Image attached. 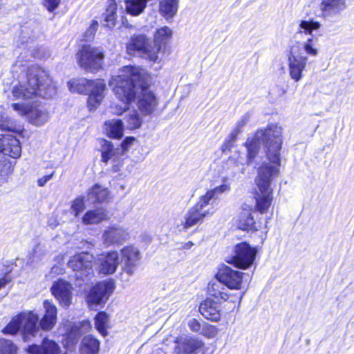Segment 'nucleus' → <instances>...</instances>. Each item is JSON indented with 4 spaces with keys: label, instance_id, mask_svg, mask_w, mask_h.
I'll list each match as a JSON object with an SVG mask.
<instances>
[{
    "label": "nucleus",
    "instance_id": "53",
    "mask_svg": "<svg viewBox=\"0 0 354 354\" xmlns=\"http://www.w3.org/2000/svg\"><path fill=\"white\" fill-rule=\"evenodd\" d=\"M62 270H63V268H62L60 266H54L51 268V273L56 274H59L62 273Z\"/></svg>",
    "mask_w": 354,
    "mask_h": 354
},
{
    "label": "nucleus",
    "instance_id": "28",
    "mask_svg": "<svg viewBox=\"0 0 354 354\" xmlns=\"http://www.w3.org/2000/svg\"><path fill=\"white\" fill-rule=\"evenodd\" d=\"M106 134L111 138H120L123 136L124 125L121 120L112 119L104 123Z\"/></svg>",
    "mask_w": 354,
    "mask_h": 354
},
{
    "label": "nucleus",
    "instance_id": "20",
    "mask_svg": "<svg viewBox=\"0 0 354 354\" xmlns=\"http://www.w3.org/2000/svg\"><path fill=\"white\" fill-rule=\"evenodd\" d=\"M21 153V147L19 140L12 135L0 136V157L7 156L19 158Z\"/></svg>",
    "mask_w": 354,
    "mask_h": 354
},
{
    "label": "nucleus",
    "instance_id": "18",
    "mask_svg": "<svg viewBox=\"0 0 354 354\" xmlns=\"http://www.w3.org/2000/svg\"><path fill=\"white\" fill-rule=\"evenodd\" d=\"M129 238V234L127 230L120 226L109 227L102 235V243L106 247L121 245Z\"/></svg>",
    "mask_w": 354,
    "mask_h": 354
},
{
    "label": "nucleus",
    "instance_id": "22",
    "mask_svg": "<svg viewBox=\"0 0 354 354\" xmlns=\"http://www.w3.org/2000/svg\"><path fill=\"white\" fill-rule=\"evenodd\" d=\"M30 354H62L59 344L54 340L45 337L40 345L32 344L27 348Z\"/></svg>",
    "mask_w": 354,
    "mask_h": 354
},
{
    "label": "nucleus",
    "instance_id": "37",
    "mask_svg": "<svg viewBox=\"0 0 354 354\" xmlns=\"http://www.w3.org/2000/svg\"><path fill=\"white\" fill-rule=\"evenodd\" d=\"M321 24L313 20H301L299 24L298 32L311 35L313 30L319 29Z\"/></svg>",
    "mask_w": 354,
    "mask_h": 354
},
{
    "label": "nucleus",
    "instance_id": "51",
    "mask_svg": "<svg viewBox=\"0 0 354 354\" xmlns=\"http://www.w3.org/2000/svg\"><path fill=\"white\" fill-rule=\"evenodd\" d=\"M53 175H54V172H53L52 174H50L49 175H47V176H43V177L39 178L37 180L38 185L39 187L44 186L46 185V183L53 178Z\"/></svg>",
    "mask_w": 354,
    "mask_h": 354
},
{
    "label": "nucleus",
    "instance_id": "48",
    "mask_svg": "<svg viewBox=\"0 0 354 354\" xmlns=\"http://www.w3.org/2000/svg\"><path fill=\"white\" fill-rule=\"evenodd\" d=\"M134 141H135V138L133 137H127L122 142V144H121L120 147H119V148L122 149L123 155L128 150L129 146H131Z\"/></svg>",
    "mask_w": 354,
    "mask_h": 354
},
{
    "label": "nucleus",
    "instance_id": "7",
    "mask_svg": "<svg viewBox=\"0 0 354 354\" xmlns=\"http://www.w3.org/2000/svg\"><path fill=\"white\" fill-rule=\"evenodd\" d=\"M38 320V315L33 312H22L13 317L2 332L6 335H13L21 329L23 339L26 342L30 340L31 337H35L39 332Z\"/></svg>",
    "mask_w": 354,
    "mask_h": 354
},
{
    "label": "nucleus",
    "instance_id": "17",
    "mask_svg": "<svg viewBox=\"0 0 354 354\" xmlns=\"http://www.w3.org/2000/svg\"><path fill=\"white\" fill-rule=\"evenodd\" d=\"M50 290L60 306L64 308L69 307L73 298V287L70 283L63 279H59L53 283Z\"/></svg>",
    "mask_w": 354,
    "mask_h": 354
},
{
    "label": "nucleus",
    "instance_id": "41",
    "mask_svg": "<svg viewBox=\"0 0 354 354\" xmlns=\"http://www.w3.org/2000/svg\"><path fill=\"white\" fill-rule=\"evenodd\" d=\"M17 347L10 340L0 339V354H17Z\"/></svg>",
    "mask_w": 354,
    "mask_h": 354
},
{
    "label": "nucleus",
    "instance_id": "45",
    "mask_svg": "<svg viewBox=\"0 0 354 354\" xmlns=\"http://www.w3.org/2000/svg\"><path fill=\"white\" fill-rule=\"evenodd\" d=\"M187 326L191 331L194 333H200L203 325H201V322L198 319L192 318L188 320Z\"/></svg>",
    "mask_w": 354,
    "mask_h": 354
},
{
    "label": "nucleus",
    "instance_id": "36",
    "mask_svg": "<svg viewBox=\"0 0 354 354\" xmlns=\"http://www.w3.org/2000/svg\"><path fill=\"white\" fill-rule=\"evenodd\" d=\"M221 181V184L220 185L215 186L213 189L208 190L215 200L220 195L229 192L231 189L230 183L227 176L222 177Z\"/></svg>",
    "mask_w": 354,
    "mask_h": 354
},
{
    "label": "nucleus",
    "instance_id": "33",
    "mask_svg": "<svg viewBox=\"0 0 354 354\" xmlns=\"http://www.w3.org/2000/svg\"><path fill=\"white\" fill-rule=\"evenodd\" d=\"M172 31L167 26L158 29L154 35V44L153 46H160V50L162 49V45L165 44L166 41L171 38ZM162 53L160 50V54Z\"/></svg>",
    "mask_w": 354,
    "mask_h": 354
},
{
    "label": "nucleus",
    "instance_id": "49",
    "mask_svg": "<svg viewBox=\"0 0 354 354\" xmlns=\"http://www.w3.org/2000/svg\"><path fill=\"white\" fill-rule=\"evenodd\" d=\"M77 329L78 330V334H81L82 333L87 331L91 328V324L88 321L84 320L82 322L79 323L77 326H76Z\"/></svg>",
    "mask_w": 354,
    "mask_h": 354
},
{
    "label": "nucleus",
    "instance_id": "9",
    "mask_svg": "<svg viewBox=\"0 0 354 354\" xmlns=\"http://www.w3.org/2000/svg\"><path fill=\"white\" fill-rule=\"evenodd\" d=\"M75 56L79 66L87 72L93 73L102 68L104 53L99 48L83 46Z\"/></svg>",
    "mask_w": 354,
    "mask_h": 354
},
{
    "label": "nucleus",
    "instance_id": "25",
    "mask_svg": "<svg viewBox=\"0 0 354 354\" xmlns=\"http://www.w3.org/2000/svg\"><path fill=\"white\" fill-rule=\"evenodd\" d=\"M253 211V207L247 204H244L243 211L240 214L238 220L237 226L242 230H258L259 227L254 221L251 212Z\"/></svg>",
    "mask_w": 354,
    "mask_h": 354
},
{
    "label": "nucleus",
    "instance_id": "21",
    "mask_svg": "<svg viewBox=\"0 0 354 354\" xmlns=\"http://www.w3.org/2000/svg\"><path fill=\"white\" fill-rule=\"evenodd\" d=\"M221 304L217 299L209 296V297H207L201 303L199 311L205 319L212 322H218L221 319V309L219 306Z\"/></svg>",
    "mask_w": 354,
    "mask_h": 354
},
{
    "label": "nucleus",
    "instance_id": "50",
    "mask_svg": "<svg viewBox=\"0 0 354 354\" xmlns=\"http://www.w3.org/2000/svg\"><path fill=\"white\" fill-rule=\"evenodd\" d=\"M236 140H232L231 138V134L230 135L229 139L226 140L221 146V150L223 153L226 151H228L231 149L233 145V143Z\"/></svg>",
    "mask_w": 354,
    "mask_h": 354
},
{
    "label": "nucleus",
    "instance_id": "31",
    "mask_svg": "<svg viewBox=\"0 0 354 354\" xmlns=\"http://www.w3.org/2000/svg\"><path fill=\"white\" fill-rule=\"evenodd\" d=\"M109 196V192L106 188L98 185L93 186L88 194V200L92 204L105 202Z\"/></svg>",
    "mask_w": 354,
    "mask_h": 354
},
{
    "label": "nucleus",
    "instance_id": "46",
    "mask_svg": "<svg viewBox=\"0 0 354 354\" xmlns=\"http://www.w3.org/2000/svg\"><path fill=\"white\" fill-rule=\"evenodd\" d=\"M60 0H43V4L49 12L54 11L59 5Z\"/></svg>",
    "mask_w": 354,
    "mask_h": 354
},
{
    "label": "nucleus",
    "instance_id": "5",
    "mask_svg": "<svg viewBox=\"0 0 354 354\" xmlns=\"http://www.w3.org/2000/svg\"><path fill=\"white\" fill-rule=\"evenodd\" d=\"M319 51L312 37L289 47L286 51L287 65L290 77L294 82H298L302 79L308 57H317Z\"/></svg>",
    "mask_w": 354,
    "mask_h": 354
},
{
    "label": "nucleus",
    "instance_id": "2",
    "mask_svg": "<svg viewBox=\"0 0 354 354\" xmlns=\"http://www.w3.org/2000/svg\"><path fill=\"white\" fill-rule=\"evenodd\" d=\"M148 74L138 66H126L118 75L112 77L109 84L116 97L122 103L120 110L115 113L121 114L129 109V105L138 94L137 106L145 115L152 114L158 104L156 95L147 86Z\"/></svg>",
    "mask_w": 354,
    "mask_h": 354
},
{
    "label": "nucleus",
    "instance_id": "23",
    "mask_svg": "<svg viewBox=\"0 0 354 354\" xmlns=\"http://www.w3.org/2000/svg\"><path fill=\"white\" fill-rule=\"evenodd\" d=\"M45 314L39 322V326L44 330H50L57 322V310L53 301L45 300L43 303Z\"/></svg>",
    "mask_w": 354,
    "mask_h": 354
},
{
    "label": "nucleus",
    "instance_id": "19",
    "mask_svg": "<svg viewBox=\"0 0 354 354\" xmlns=\"http://www.w3.org/2000/svg\"><path fill=\"white\" fill-rule=\"evenodd\" d=\"M346 8V0H320L319 4L320 16L325 19L339 16Z\"/></svg>",
    "mask_w": 354,
    "mask_h": 354
},
{
    "label": "nucleus",
    "instance_id": "47",
    "mask_svg": "<svg viewBox=\"0 0 354 354\" xmlns=\"http://www.w3.org/2000/svg\"><path fill=\"white\" fill-rule=\"evenodd\" d=\"M97 21L96 20H93L91 24L86 32V37L87 39H91L93 37L97 30Z\"/></svg>",
    "mask_w": 354,
    "mask_h": 354
},
{
    "label": "nucleus",
    "instance_id": "40",
    "mask_svg": "<svg viewBox=\"0 0 354 354\" xmlns=\"http://www.w3.org/2000/svg\"><path fill=\"white\" fill-rule=\"evenodd\" d=\"M126 122L128 129H136L141 126L142 120L138 112L133 111L127 117Z\"/></svg>",
    "mask_w": 354,
    "mask_h": 354
},
{
    "label": "nucleus",
    "instance_id": "39",
    "mask_svg": "<svg viewBox=\"0 0 354 354\" xmlns=\"http://www.w3.org/2000/svg\"><path fill=\"white\" fill-rule=\"evenodd\" d=\"M250 115L249 113H246L243 115L241 118L236 122L234 128L231 132V138L232 140H236L237 136L242 131L243 128L249 122Z\"/></svg>",
    "mask_w": 354,
    "mask_h": 354
},
{
    "label": "nucleus",
    "instance_id": "32",
    "mask_svg": "<svg viewBox=\"0 0 354 354\" xmlns=\"http://www.w3.org/2000/svg\"><path fill=\"white\" fill-rule=\"evenodd\" d=\"M214 200L215 198L207 191L205 194L198 198L197 203L194 205V207L203 213L205 212L207 216H209L213 214V211L207 207L211 203V201Z\"/></svg>",
    "mask_w": 354,
    "mask_h": 354
},
{
    "label": "nucleus",
    "instance_id": "29",
    "mask_svg": "<svg viewBox=\"0 0 354 354\" xmlns=\"http://www.w3.org/2000/svg\"><path fill=\"white\" fill-rule=\"evenodd\" d=\"M109 219L106 209L103 208L87 211L82 217V223L85 225H93Z\"/></svg>",
    "mask_w": 354,
    "mask_h": 354
},
{
    "label": "nucleus",
    "instance_id": "13",
    "mask_svg": "<svg viewBox=\"0 0 354 354\" xmlns=\"http://www.w3.org/2000/svg\"><path fill=\"white\" fill-rule=\"evenodd\" d=\"M120 254L122 270L128 275H133L141 259L140 250L137 247L129 245L121 249Z\"/></svg>",
    "mask_w": 354,
    "mask_h": 354
},
{
    "label": "nucleus",
    "instance_id": "56",
    "mask_svg": "<svg viewBox=\"0 0 354 354\" xmlns=\"http://www.w3.org/2000/svg\"><path fill=\"white\" fill-rule=\"evenodd\" d=\"M26 71V68L24 66H22L21 68V72H25Z\"/></svg>",
    "mask_w": 354,
    "mask_h": 354
},
{
    "label": "nucleus",
    "instance_id": "42",
    "mask_svg": "<svg viewBox=\"0 0 354 354\" xmlns=\"http://www.w3.org/2000/svg\"><path fill=\"white\" fill-rule=\"evenodd\" d=\"M0 128L4 131H16L19 129L17 127L15 122L6 115L0 117Z\"/></svg>",
    "mask_w": 354,
    "mask_h": 354
},
{
    "label": "nucleus",
    "instance_id": "54",
    "mask_svg": "<svg viewBox=\"0 0 354 354\" xmlns=\"http://www.w3.org/2000/svg\"><path fill=\"white\" fill-rule=\"evenodd\" d=\"M36 258L35 256L29 257L28 260V263L32 264L35 261V259Z\"/></svg>",
    "mask_w": 354,
    "mask_h": 354
},
{
    "label": "nucleus",
    "instance_id": "14",
    "mask_svg": "<svg viewBox=\"0 0 354 354\" xmlns=\"http://www.w3.org/2000/svg\"><path fill=\"white\" fill-rule=\"evenodd\" d=\"M114 289L113 283L111 281H102L97 283L89 291L87 301L93 308L98 304H104Z\"/></svg>",
    "mask_w": 354,
    "mask_h": 354
},
{
    "label": "nucleus",
    "instance_id": "38",
    "mask_svg": "<svg viewBox=\"0 0 354 354\" xmlns=\"http://www.w3.org/2000/svg\"><path fill=\"white\" fill-rule=\"evenodd\" d=\"M108 320L109 317L104 312L98 313L95 318V328L103 336L106 335V323Z\"/></svg>",
    "mask_w": 354,
    "mask_h": 354
},
{
    "label": "nucleus",
    "instance_id": "30",
    "mask_svg": "<svg viewBox=\"0 0 354 354\" xmlns=\"http://www.w3.org/2000/svg\"><path fill=\"white\" fill-rule=\"evenodd\" d=\"M100 341L93 335H86L81 342L80 351L81 354H98Z\"/></svg>",
    "mask_w": 354,
    "mask_h": 354
},
{
    "label": "nucleus",
    "instance_id": "8",
    "mask_svg": "<svg viewBox=\"0 0 354 354\" xmlns=\"http://www.w3.org/2000/svg\"><path fill=\"white\" fill-rule=\"evenodd\" d=\"M127 51L129 55H135L136 53H142L146 58L152 64H157L156 70L162 66V57H160V46H151L148 45L147 39L144 35H137L131 38L127 44Z\"/></svg>",
    "mask_w": 354,
    "mask_h": 354
},
{
    "label": "nucleus",
    "instance_id": "6",
    "mask_svg": "<svg viewBox=\"0 0 354 354\" xmlns=\"http://www.w3.org/2000/svg\"><path fill=\"white\" fill-rule=\"evenodd\" d=\"M68 86L71 92L88 94L87 104L90 111L100 106L104 97L106 84L102 80L73 79L68 82Z\"/></svg>",
    "mask_w": 354,
    "mask_h": 354
},
{
    "label": "nucleus",
    "instance_id": "24",
    "mask_svg": "<svg viewBox=\"0 0 354 354\" xmlns=\"http://www.w3.org/2000/svg\"><path fill=\"white\" fill-rule=\"evenodd\" d=\"M101 144V159L103 162L107 163L109 160L118 162L120 157L123 155L122 149L114 147L111 142L106 140H102Z\"/></svg>",
    "mask_w": 354,
    "mask_h": 354
},
{
    "label": "nucleus",
    "instance_id": "44",
    "mask_svg": "<svg viewBox=\"0 0 354 354\" xmlns=\"http://www.w3.org/2000/svg\"><path fill=\"white\" fill-rule=\"evenodd\" d=\"M85 209L84 202L82 198H77L73 201L71 205V209L74 212L75 216H78Z\"/></svg>",
    "mask_w": 354,
    "mask_h": 354
},
{
    "label": "nucleus",
    "instance_id": "52",
    "mask_svg": "<svg viewBox=\"0 0 354 354\" xmlns=\"http://www.w3.org/2000/svg\"><path fill=\"white\" fill-rule=\"evenodd\" d=\"M10 281V278L8 275L0 276V289Z\"/></svg>",
    "mask_w": 354,
    "mask_h": 354
},
{
    "label": "nucleus",
    "instance_id": "55",
    "mask_svg": "<svg viewBox=\"0 0 354 354\" xmlns=\"http://www.w3.org/2000/svg\"><path fill=\"white\" fill-rule=\"evenodd\" d=\"M193 245L192 242L189 241L187 243H186V248H189Z\"/></svg>",
    "mask_w": 354,
    "mask_h": 354
},
{
    "label": "nucleus",
    "instance_id": "4",
    "mask_svg": "<svg viewBox=\"0 0 354 354\" xmlns=\"http://www.w3.org/2000/svg\"><path fill=\"white\" fill-rule=\"evenodd\" d=\"M244 273L232 268L223 265L218 269L216 275V281H210L207 286L209 296L217 299L218 302L223 303L230 301L234 304H241L243 295L236 297L227 292L226 286L231 290H240L243 283Z\"/></svg>",
    "mask_w": 354,
    "mask_h": 354
},
{
    "label": "nucleus",
    "instance_id": "12",
    "mask_svg": "<svg viewBox=\"0 0 354 354\" xmlns=\"http://www.w3.org/2000/svg\"><path fill=\"white\" fill-rule=\"evenodd\" d=\"M12 107L19 115L26 116L35 126L44 125L49 119L48 111L41 104L14 103Z\"/></svg>",
    "mask_w": 354,
    "mask_h": 354
},
{
    "label": "nucleus",
    "instance_id": "35",
    "mask_svg": "<svg viewBox=\"0 0 354 354\" xmlns=\"http://www.w3.org/2000/svg\"><path fill=\"white\" fill-rule=\"evenodd\" d=\"M117 4L115 1H110L105 13L104 26L108 28L114 27L116 22Z\"/></svg>",
    "mask_w": 354,
    "mask_h": 354
},
{
    "label": "nucleus",
    "instance_id": "43",
    "mask_svg": "<svg viewBox=\"0 0 354 354\" xmlns=\"http://www.w3.org/2000/svg\"><path fill=\"white\" fill-rule=\"evenodd\" d=\"M218 332V329L215 326L205 323L202 326L200 333L203 336L211 339L216 337Z\"/></svg>",
    "mask_w": 354,
    "mask_h": 354
},
{
    "label": "nucleus",
    "instance_id": "11",
    "mask_svg": "<svg viewBox=\"0 0 354 354\" xmlns=\"http://www.w3.org/2000/svg\"><path fill=\"white\" fill-rule=\"evenodd\" d=\"M94 257L87 252L74 255L68 262V266L74 272L77 281H85L93 274V262Z\"/></svg>",
    "mask_w": 354,
    "mask_h": 354
},
{
    "label": "nucleus",
    "instance_id": "3",
    "mask_svg": "<svg viewBox=\"0 0 354 354\" xmlns=\"http://www.w3.org/2000/svg\"><path fill=\"white\" fill-rule=\"evenodd\" d=\"M23 78L26 80H20L12 88L15 100H26L35 96L49 98L56 93L55 86L47 72L37 66L28 67Z\"/></svg>",
    "mask_w": 354,
    "mask_h": 354
},
{
    "label": "nucleus",
    "instance_id": "16",
    "mask_svg": "<svg viewBox=\"0 0 354 354\" xmlns=\"http://www.w3.org/2000/svg\"><path fill=\"white\" fill-rule=\"evenodd\" d=\"M120 263V256L117 251L103 252L97 259V269L103 274H112L115 272Z\"/></svg>",
    "mask_w": 354,
    "mask_h": 354
},
{
    "label": "nucleus",
    "instance_id": "26",
    "mask_svg": "<svg viewBox=\"0 0 354 354\" xmlns=\"http://www.w3.org/2000/svg\"><path fill=\"white\" fill-rule=\"evenodd\" d=\"M206 217L207 216L205 212L203 213L193 206L185 214L184 219L180 225L181 230L185 231L196 225L201 223Z\"/></svg>",
    "mask_w": 354,
    "mask_h": 354
},
{
    "label": "nucleus",
    "instance_id": "1",
    "mask_svg": "<svg viewBox=\"0 0 354 354\" xmlns=\"http://www.w3.org/2000/svg\"><path fill=\"white\" fill-rule=\"evenodd\" d=\"M283 144V129L277 124H270L265 129L257 130L245 143L247 148V163L252 164L263 145L270 163H263L259 168L256 178L257 189L254 193L255 206L253 211L261 214L268 212L272 201L273 190L270 183L279 174L281 149Z\"/></svg>",
    "mask_w": 354,
    "mask_h": 354
},
{
    "label": "nucleus",
    "instance_id": "10",
    "mask_svg": "<svg viewBox=\"0 0 354 354\" xmlns=\"http://www.w3.org/2000/svg\"><path fill=\"white\" fill-rule=\"evenodd\" d=\"M233 254L226 261L236 268L245 270L250 267L256 258L257 249L246 242H241L234 247Z\"/></svg>",
    "mask_w": 354,
    "mask_h": 354
},
{
    "label": "nucleus",
    "instance_id": "15",
    "mask_svg": "<svg viewBox=\"0 0 354 354\" xmlns=\"http://www.w3.org/2000/svg\"><path fill=\"white\" fill-rule=\"evenodd\" d=\"M173 354H196L203 346V342L199 338L184 335L175 340Z\"/></svg>",
    "mask_w": 354,
    "mask_h": 354
},
{
    "label": "nucleus",
    "instance_id": "34",
    "mask_svg": "<svg viewBox=\"0 0 354 354\" xmlns=\"http://www.w3.org/2000/svg\"><path fill=\"white\" fill-rule=\"evenodd\" d=\"M13 171V165L11 162L0 157V185L7 182L8 178Z\"/></svg>",
    "mask_w": 354,
    "mask_h": 354
},
{
    "label": "nucleus",
    "instance_id": "27",
    "mask_svg": "<svg viewBox=\"0 0 354 354\" xmlns=\"http://www.w3.org/2000/svg\"><path fill=\"white\" fill-rule=\"evenodd\" d=\"M180 0H158V12L167 21L176 15Z\"/></svg>",
    "mask_w": 354,
    "mask_h": 354
}]
</instances>
